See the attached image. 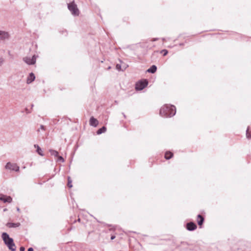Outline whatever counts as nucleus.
Listing matches in <instances>:
<instances>
[{
	"instance_id": "1",
	"label": "nucleus",
	"mask_w": 251,
	"mask_h": 251,
	"mask_svg": "<svg viewBox=\"0 0 251 251\" xmlns=\"http://www.w3.org/2000/svg\"><path fill=\"white\" fill-rule=\"evenodd\" d=\"M176 110L175 106L166 104L160 110V115L164 117H171L176 114Z\"/></svg>"
},
{
	"instance_id": "2",
	"label": "nucleus",
	"mask_w": 251,
	"mask_h": 251,
	"mask_svg": "<svg viewBox=\"0 0 251 251\" xmlns=\"http://www.w3.org/2000/svg\"><path fill=\"white\" fill-rule=\"evenodd\" d=\"M1 238L8 248L11 251H16V246L14 243L13 239L10 238L9 235L6 232H3Z\"/></svg>"
},
{
	"instance_id": "3",
	"label": "nucleus",
	"mask_w": 251,
	"mask_h": 251,
	"mask_svg": "<svg viewBox=\"0 0 251 251\" xmlns=\"http://www.w3.org/2000/svg\"><path fill=\"white\" fill-rule=\"evenodd\" d=\"M68 8L73 15L78 16L79 15V10L74 2L68 4Z\"/></svg>"
},
{
	"instance_id": "4",
	"label": "nucleus",
	"mask_w": 251,
	"mask_h": 251,
	"mask_svg": "<svg viewBox=\"0 0 251 251\" xmlns=\"http://www.w3.org/2000/svg\"><path fill=\"white\" fill-rule=\"evenodd\" d=\"M5 168L16 172L19 171V167L16 163H12L11 162H8L5 166Z\"/></svg>"
},
{
	"instance_id": "5",
	"label": "nucleus",
	"mask_w": 251,
	"mask_h": 251,
	"mask_svg": "<svg viewBox=\"0 0 251 251\" xmlns=\"http://www.w3.org/2000/svg\"><path fill=\"white\" fill-rule=\"evenodd\" d=\"M37 56L35 55L32 56V57H25L23 58V60L28 65H33L36 62Z\"/></svg>"
},
{
	"instance_id": "6",
	"label": "nucleus",
	"mask_w": 251,
	"mask_h": 251,
	"mask_svg": "<svg viewBox=\"0 0 251 251\" xmlns=\"http://www.w3.org/2000/svg\"><path fill=\"white\" fill-rule=\"evenodd\" d=\"M148 85V81L145 80L144 81H141L136 85V89L138 90H143Z\"/></svg>"
},
{
	"instance_id": "7",
	"label": "nucleus",
	"mask_w": 251,
	"mask_h": 251,
	"mask_svg": "<svg viewBox=\"0 0 251 251\" xmlns=\"http://www.w3.org/2000/svg\"><path fill=\"white\" fill-rule=\"evenodd\" d=\"M12 199L10 196H6L5 195L0 194V201H3L4 202H11Z\"/></svg>"
},
{
	"instance_id": "8",
	"label": "nucleus",
	"mask_w": 251,
	"mask_h": 251,
	"mask_svg": "<svg viewBox=\"0 0 251 251\" xmlns=\"http://www.w3.org/2000/svg\"><path fill=\"white\" fill-rule=\"evenodd\" d=\"M9 35L7 32L0 30V40H4L9 38Z\"/></svg>"
},
{
	"instance_id": "9",
	"label": "nucleus",
	"mask_w": 251,
	"mask_h": 251,
	"mask_svg": "<svg viewBox=\"0 0 251 251\" xmlns=\"http://www.w3.org/2000/svg\"><path fill=\"white\" fill-rule=\"evenodd\" d=\"M186 227L187 230L189 231H193L196 229L197 226L195 223L193 222H190L187 224Z\"/></svg>"
},
{
	"instance_id": "10",
	"label": "nucleus",
	"mask_w": 251,
	"mask_h": 251,
	"mask_svg": "<svg viewBox=\"0 0 251 251\" xmlns=\"http://www.w3.org/2000/svg\"><path fill=\"white\" fill-rule=\"evenodd\" d=\"M99 124V121L93 117H91L90 119V125L91 126L96 127Z\"/></svg>"
},
{
	"instance_id": "11",
	"label": "nucleus",
	"mask_w": 251,
	"mask_h": 251,
	"mask_svg": "<svg viewBox=\"0 0 251 251\" xmlns=\"http://www.w3.org/2000/svg\"><path fill=\"white\" fill-rule=\"evenodd\" d=\"M35 76L33 73H31L27 78L26 83L27 84L31 83L35 80Z\"/></svg>"
},
{
	"instance_id": "12",
	"label": "nucleus",
	"mask_w": 251,
	"mask_h": 251,
	"mask_svg": "<svg viewBox=\"0 0 251 251\" xmlns=\"http://www.w3.org/2000/svg\"><path fill=\"white\" fill-rule=\"evenodd\" d=\"M204 221V218L201 215H198L197 222L199 226H201Z\"/></svg>"
},
{
	"instance_id": "13",
	"label": "nucleus",
	"mask_w": 251,
	"mask_h": 251,
	"mask_svg": "<svg viewBox=\"0 0 251 251\" xmlns=\"http://www.w3.org/2000/svg\"><path fill=\"white\" fill-rule=\"evenodd\" d=\"M20 223H8L6 224V226L9 228L11 227H18L20 226Z\"/></svg>"
},
{
	"instance_id": "14",
	"label": "nucleus",
	"mask_w": 251,
	"mask_h": 251,
	"mask_svg": "<svg viewBox=\"0 0 251 251\" xmlns=\"http://www.w3.org/2000/svg\"><path fill=\"white\" fill-rule=\"evenodd\" d=\"M156 66L155 65H152L147 70V72L153 74L156 71Z\"/></svg>"
},
{
	"instance_id": "15",
	"label": "nucleus",
	"mask_w": 251,
	"mask_h": 251,
	"mask_svg": "<svg viewBox=\"0 0 251 251\" xmlns=\"http://www.w3.org/2000/svg\"><path fill=\"white\" fill-rule=\"evenodd\" d=\"M34 147L37 149V152L41 156H44L42 150L41 148L38 145H34Z\"/></svg>"
},
{
	"instance_id": "16",
	"label": "nucleus",
	"mask_w": 251,
	"mask_h": 251,
	"mask_svg": "<svg viewBox=\"0 0 251 251\" xmlns=\"http://www.w3.org/2000/svg\"><path fill=\"white\" fill-rule=\"evenodd\" d=\"M106 128L105 126H103L101 128H100L98 130V131H97V133L98 134H100L102 133L105 132L106 131Z\"/></svg>"
},
{
	"instance_id": "17",
	"label": "nucleus",
	"mask_w": 251,
	"mask_h": 251,
	"mask_svg": "<svg viewBox=\"0 0 251 251\" xmlns=\"http://www.w3.org/2000/svg\"><path fill=\"white\" fill-rule=\"evenodd\" d=\"M173 156V153L171 152L168 151L166 152L165 154V158L166 159H170Z\"/></svg>"
},
{
	"instance_id": "18",
	"label": "nucleus",
	"mask_w": 251,
	"mask_h": 251,
	"mask_svg": "<svg viewBox=\"0 0 251 251\" xmlns=\"http://www.w3.org/2000/svg\"><path fill=\"white\" fill-rule=\"evenodd\" d=\"M51 155H53L54 156H58V152L54 150H50V151Z\"/></svg>"
},
{
	"instance_id": "19",
	"label": "nucleus",
	"mask_w": 251,
	"mask_h": 251,
	"mask_svg": "<svg viewBox=\"0 0 251 251\" xmlns=\"http://www.w3.org/2000/svg\"><path fill=\"white\" fill-rule=\"evenodd\" d=\"M68 186L70 188L72 187V180L71 179V177L70 176L68 177Z\"/></svg>"
},
{
	"instance_id": "20",
	"label": "nucleus",
	"mask_w": 251,
	"mask_h": 251,
	"mask_svg": "<svg viewBox=\"0 0 251 251\" xmlns=\"http://www.w3.org/2000/svg\"><path fill=\"white\" fill-rule=\"evenodd\" d=\"M249 128H248L247 130L246 135H247V137L249 139V138H250L251 137V134L249 132Z\"/></svg>"
},
{
	"instance_id": "21",
	"label": "nucleus",
	"mask_w": 251,
	"mask_h": 251,
	"mask_svg": "<svg viewBox=\"0 0 251 251\" xmlns=\"http://www.w3.org/2000/svg\"><path fill=\"white\" fill-rule=\"evenodd\" d=\"M4 59L3 57H0V67H1L3 64L4 63Z\"/></svg>"
},
{
	"instance_id": "22",
	"label": "nucleus",
	"mask_w": 251,
	"mask_h": 251,
	"mask_svg": "<svg viewBox=\"0 0 251 251\" xmlns=\"http://www.w3.org/2000/svg\"><path fill=\"white\" fill-rule=\"evenodd\" d=\"M161 53H163V55H164V56H165V55H166L167 54V53H168V51H167V50H162L161 51Z\"/></svg>"
},
{
	"instance_id": "23",
	"label": "nucleus",
	"mask_w": 251,
	"mask_h": 251,
	"mask_svg": "<svg viewBox=\"0 0 251 251\" xmlns=\"http://www.w3.org/2000/svg\"><path fill=\"white\" fill-rule=\"evenodd\" d=\"M40 129L42 130H45V127L43 125H41L40 126V128L39 129H38V131L39 132L40 131Z\"/></svg>"
},
{
	"instance_id": "24",
	"label": "nucleus",
	"mask_w": 251,
	"mask_h": 251,
	"mask_svg": "<svg viewBox=\"0 0 251 251\" xmlns=\"http://www.w3.org/2000/svg\"><path fill=\"white\" fill-rule=\"evenodd\" d=\"M116 69L118 71L122 70L121 66L120 64H117L116 66Z\"/></svg>"
},
{
	"instance_id": "25",
	"label": "nucleus",
	"mask_w": 251,
	"mask_h": 251,
	"mask_svg": "<svg viewBox=\"0 0 251 251\" xmlns=\"http://www.w3.org/2000/svg\"><path fill=\"white\" fill-rule=\"evenodd\" d=\"M58 161L63 162L64 161V159L62 156H59L58 157Z\"/></svg>"
},
{
	"instance_id": "26",
	"label": "nucleus",
	"mask_w": 251,
	"mask_h": 251,
	"mask_svg": "<svg viewBox=\"0 0 251 251\" xmlns=\"http://www.w3.org/2000/svg\"><path fill=\"white\" fill-rule=\"evenodd\" d=\"M25 249L24 247H21L20 248V251H25Z\"/></svg>"
},
{
	"instance_id": "27",
	"label": "nucleus",
	"mask_w": 251,
	"mask_h": 251,
	"mask_svg": "<svg viewBox=\"0 0 251 251\" xmlns=\"http://www.w3.org/2000/svg\"><path fill=\"white\" fill-rule=\"evenodd\" d=\"M115 238V235H112L111 237V240H113Z\"/></svg>"
},
{
	"instance_id": "28",
	"label": "nucleus",
	"mask_w": 251,
	"mask_h": 251,
	"mask_svg": "<svg viewBox=\"0 0 251 251\" xmlns=\"http://www.w3.org/2000/svg\"><path fill=\"white\" fill-rule=\"evenodd\" d=\"M27 251H33V249L32 248H29Z\"/></svg>"
},
{
	"instance_id": "29",
	"label": "nucleus",
	"mask_w": 251,
	"mask_h": 251,
	"mask_svg": "<svg viewBox=\"0 0 251 251\" xmlns=\"http://www.w3.org/2000/svg\"><path fill=\"white\" fill-rule=\"evenodd\" d=\"M158 40V38H153L152 41H157Z\"/></svg>"
},
{
	"instance_id": "30",
	"label": "nucleus",
	"mask_w": 251,
	"mask_h": 251,
	"mask_svg": "<svg viewBox=\"0 0 251 251\" xmlns=\"http://www.w3.org/2000/svg\"><path fill=\"white\" fill-rule=\"evenodd\" d=\"M17 210L18 211H20V209H19V207H17Z\"/></svg>"
},
{
	"instance_id": "31",
	"label": "nucleus",
	"mask_w": 251,
	"mask_h": 251,
	"mask_svg": "<svg viewBox=\"0 0 251 251\" xmlns=\"http://www.w3.org/2000/svg\"><path fill=\"white\" fill-rule=\"evenodd\" d=\"M162 40H163V41H165V38H162Z\"/></svg>"
},
{
	"instance_id": "32",
	"label": "nucleus",
	"mask_w": 251,
	"mask_h": 251,
	"mask_svg": "<svg viewBox=\"0 0 251 251\" xmlns=\"http://www.w3.org/2000/svg\"><path fill=\"white\" fill-rule=\"evenodd\" d=\"M110 68H111V67H109L108 69H110Z\"/></svg>"
}]
</instances>
